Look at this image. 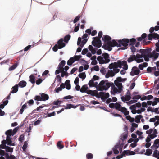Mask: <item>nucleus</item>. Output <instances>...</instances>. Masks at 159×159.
Wrapping results in <instances>:
<instances>
[{
  "instance_id": "obj_1",
  "label": "nucleus",
  "mask_w": 159,
  "mask_h": 159,
  "mask_svg": "<svg viewBox=\"0 0 159 159\" xmlns=\"http://www.w3.org/2000/svg\"><path fill=\"white\" fill-rule=\"evenodd\" d=\"M127 80V78H122L120 77L116 78L114 81V84L109 82L107 80H102L99 83L98 86L100 88L98 90H107L111 87V95H115L116 93H120L122 91L123 86L122 82H124Z\"/></svg>"
},
{
  "instance_id": "obj_2",
  "label": "nucleus",
  "mask_w": 159,
  "mask_h": 159,
  "mask_svg": "<svg viewBox=\"0 0 159 159\" xmlns=\"http://www.w3.org/2000/svg\"><path fill=\"white\" fill-rule=\"evenodd\" d=\"M128 66L126 61H120L118 63L117 67H116L113 63L110 64L108 66L110 70L113 69L112 70H108L106 73L105 77L107 78L110 77L114 76L116 74L119 72L120 69L118 68H121L122 67L123 69L127 70L128 69Z\"/></svg>"
},
{
  "instance_id": "obj_3",
  "label": "nucleus",
  "mask_w": 159,
  "mask_h": 159,
  "mask_svg": "<svg viewBox=\"0 0 159 159\" xmlns=\"http://www.w3.org/2000/svg\"><path fill=\"white\" fill-rule=\"evenodd\" d=\"M10 146H14V143L11 140H3L2 141V144L0 145V155L3 156L5 154V151L2 149H5L6 152L11 153L13 151V148L8 146L6 144Z\"/></svg>"
},
{
  "instance_id": "obj_4",
  "label": "nucleus",
  "mask_w": 159,
  "mask_h": 159,
  "mask_svg": "<svg viewBox=\"0 0 159 159\" xmlns=\"http://www.w3.org/2000/svg\"><path fill=\"white\" fill-rule=\"evenodd\" d=\"M102 39L107 45H111L113 47L117 46L118 47H121L120 44L123 42L121 39L117 40H113L111 41V37L107 35H104Z\"/></svg>"
},
{
  "instance_id": "obj_5",
  "label": "nucleus",
  "mask_w": 159,
  "mask_h": 159,
  "mask_svg": "<svg viewBox=\"0 0 159 159\" xmlns=\"http://www.w3.org/2000/svg\"><path fill=\"white\" fill-rule=\"evenodd\" d=\"M121 40L123 41L121 44H120L121 47L120 49L125 50L127 49L129 44L130 43V45H134L135 43L136 39L134 38H132L130 39H123Z\"/></svg>"
},
{
  "instance_id": "obj_6",
  "label": "nucleus",
  "mask_w": 159,
  "mask_h": 159,
  "mask_svg": "<svg viewBox=\"0 0 159 159\" xmlns=\"http://www.w3.org/2000/svg\"><path fill=\"white\" fill-rule=\"evenodd\" d=\"M102 36V31H100L98 34V36L93 37V40L92 41V45L94 47L100 48L102 46V44L100 39Z\"/></svg>"
},
{
  "instance_id": "obj_7",
  "label": "nucleus",
  "mask_w": 159,
  "mask_h": 159,
  "mask_svg": "<svg viewBox=\"0 0 159 159\" xmlns=\"http://www.w3.org/2000/svg\"><path fill=\"white\" fill-rule=\"evenodd\" d=\"M97 60L100 64L108 63L110 61L109 55L106 53H103L101 56H99L97 57Z\"/></svg>"
},
{
  "instance_id": "obj_8",
  "label": "nucleus",
  "mask_w": 159,
  "mask_h": 159,
  "mask_svg": "<svg viewBox=\"0 0 159 159\" xmlns=\"http://www.w3.org/2000/svg\"><path fill=\"white\" fill-rule=\"evenodd\" d=\"M152 49L149 48L146 49H140L139 50L140 53L141 54H137L139 57H140L139 59L144 58L148 56L149 57L150 53Z\"/></svg>"
},
{
  "instance_id": "obj_9",
  "label": "nucleus",
  "mask_w": 159,
  "mask_h": 159,
  "mask_svg": "<svg viewBox=\"0 0 159 159\" xmlns=\"http://www.w3.org/2000/svg\"><path fill=\"white\" fill-rule=\"evenodd\" d=\"M146 133L148 136L146 139H153L157 136L158 132L156 129H150L146 131Z\"/></svg>"
},
{
  "instance_id": "obj_10",
  "label": "nucleus",
  "mask_w": 159,
  "mask_h": 159,
  "mask_svg": "<svg viewBox=\"0 0 159 159\" xmlns=\"http://www.w3.org/2000/svg\"><path fill=\"white\" fill-rule=\"evenodd\" d=\"M158 102H159V98H155L154 101L152 102L151 101H148L146 102H143L142 103V107L144 108L147 107L148 106L152 105V106H154L156 105Z\"/></svg>"
},
{
  "instance_id": "obj_11",
  "label": "nucleus",
  "mask_w": 159,
  "mask_h": 159,
  "mask_svg": "<svg viewBox=\"0 0 159 159\" xmlns=\"http://www.w3.org/2000/svg\"><path fill=\"white\" fill-rule=\"evenodd\" d=\"M39 94L40 95H36L34 99L35 101H46L49 98L48 95L46 94L40 93Z\"/></svg>"
},
{
  "instance_id": "obj_12",
  "label": "nucleus",
  "mask_w": 159,
  "mask_h": 159,
  "mask_svg": "<svg viewBox=\"0 0 159 159\" xmlns=\"http://www.w3.org/2000/svg\"><path fill=\"white\" fill-rule=\"evenodd\" d=\"M140 57L138 56L137 54L135 55H131L129 57L127 61L128 62L130 63L133 61L134 60H135L138 63L142 62L143 61V59H139Z\"/></svg>"
},
{
  "instance_id": "obj_13",
  "label": "nucleus",
  "mask_w": 159,
  "mask_h": 159,
  "mask_svg": "<svg viewBox=\"0 0 159 159\" xmlns=\"http://www.w3.org/2000/svg\"><path fill=\"white\" fill-rule=\"evenodd\" d=\"M135 154V152L134 151L130 150H125L121 154L117 156L116 157H113L112 159H116V158L117 159H120L125 155H134Z\"/></svg>"
},
{
  "instance_id": "obj_14",
  "label": "nucleus",
  "mask_w": 159,
  "mask_h": 159,
  "mask_svg": "<svg viewBox=\"0 0 159 159\" xmlns=\"http://www.w3.org/2000/svg\"><path fill=\"white\" fill-rule=\"evenodd\" d=\"M82 57L81 55H75L73 57H70L67 62V65L71 66L75 61H78Z\"/></svg>"
},
{
  "instance_id": "obj_15",
  "label": "nucleus",
  "mask_w": 159,
  "mask_h": 159,
  "mask_svg": "<svg viewBox=\"0 0 159 159\" xmlns=\"http://www.w3.org/2000/svg\"><path fill=\"white\" fill-rule=\"evenodd\" d=\"M155 30L156 31H157V30H156V29L155 28V26L154 27H151L149 29V31L150 33L149 34H148V40H152V39H157V35H156L155 34L156 33H153V32Z\"/></svg>"
},
{
  "instance_id": "obj_16",
  "label": "nucleus",
  "mask_w": 159,
  "mask_h": 159,
  "mask_svg": "<svg viewBox=\"0 0 159 159\" xmlns=\"http://www.w3.org/2000/svg\"><path fill=\"white\" fill-rule=\"evenodd\" d=\"M94 48L92 45H90L88 47L89 50L93 54H95L96 53L98 55H100L102 53V50L101 49L98 50L97 48L96 47Z\"/></svg>"
},
{
  "instance_id": "obj_17",
  "label": "nucleus",
  "mask_w": 159,
  "mask_h": 159,
  "mask_svg": "<svg viewBox=\"0 0 159 159\" xmlns=\"http://www.w3.org/2000/svg\"><path fill=\"white\" fill-rule=\"evenodd\" d=\"M126 140H120L119 142L117 144L119 146V150L121 152L122 150V148L124 149L126 148L127 146V144L125 145L126 143Z\"/></svg>"
},
{
  "instance_id": "obj_18",
  "label": "nucleus",
  "mask_w": 159,
  "mask_h": 159,
  "mask_svg": "<svg viewBox=\"0 0 159 159\" xmlns=\"http://www.w3.org/2000/svg\"><path fill=\"white\" fill-rule=\"evenodd\" d=\"M140 72L139 68L136 66H134L132 68L131 71L130 72V75L132 76L138 75Z\"/></svg>"
},
{
  "instance_id": "obj_19",
  "label": "nucleus",
  "mask_w": 159,
  "mask_h": 159,
  "mask_svg": "<svg viewBox=\"0 0 159 159\" xmlns=\"http://www.w3.org/2000/svg\"><path fill=\"white\" fill-rule=\"evenodd\" d=\"M98 94L101 97V98L103 101H105L109 97V94L108 93H105L104 92L101 91L99 92Z\"/></svg>"
},
{
  "instance_id": "obj_20",
  "label": "nucleus",
  "mask_w": 159,
  "mask_h": 159,
  "mask_svg": "<svg viewBox=\"0 0 159 159\" xmlns=\"http://www.w3.org/2000/svg\"><path fill=\"white\" fill-rule=\"evenodd\" d=\"M121 105L120 102H116L115 103H110L109 104V106L111 108H115L118 110Z\"/></svg>"
},
{
  "instance_id": "obj_21",
  "label": "nucleus",
  "mask_w": 159,
  "mask_h": 159,
  "mask_svg": "<svg viewBox=\"0 0 159 159\" xmlns=\"http://www.w3.org/2000/svg\"><path fill=\"white\" fill-rule=\"evenodd\" d=\"M4 156H5L6 159H17L14 155H10L9 156L8 153H5V152ZM0 159H5V158L3 156H2L0 157Z\"/></svg>"
},
{
  "instance_id": "obj_22",
  "label": "nucleus",
  "mask_w": 159,
  "mask_h": 159,
  "mask_svg": "<svg viewBox=\"0 0 159 159\" xmlns=\"http://www.w3.org/2000/svg\"><path fill=\"white\" fill-rule=\"evenodd\" d=\"M63 42H64V39L63 38H61L57 42V44L59 47V49H61L65 46L66 44Z\"/></svg>"
},
{
  "instance_id": "obj_23",
  "label": "nucleus",
  "mask_w": 159,
  "mask_h": 159,
  "mask_svg": "<svg viewBox=\"0 0 159 159\" xmlns=\"http://www.w3.org/2000/svg\"><path fill=\"white\" fill-rule=\"evenodd\" d=\"M5 134L6 136V139H12L11 137H12L14 135L12 132H11V130L10 129L6 131L5 132Z\"/></svg>"
},
{
  "instance_id": "obj_24",
  "label": "nucleus",
  "mask_w": 159,
  "mask_h": 159,
  "mask_svg": "<svg viewBox=\"0 0 159 159\" xmlns=\"http://www.w3.org/2000/svg\"><path fill=\"white\" fill-rule=\"evenodd\" d=\"M157 52L154 50L152 52L150 53L149 57L153 58L154 59H156L158 57L159 53Z\"/></svg>"
},
{
  "instance_id": "obj_25",
  "label": "nucleus",
  "mask_w": 159,
  "mask_h": 159,
  "mask_svg": "<svg viewBox=\"0 0 159 159\" xmlns=\"http://www.w3.org/2000/svg\"><path fill=\"white\" fill-rule=\"evenodd\" d=\"M159 147V140H155L154 144L151 148L152 149H157Z\"/></svg>"
},
{
  "instance_id": "obj_26",
  "label": "nucleus",
  "mask_w": 159,
  "mask_h": 159,
  "mask_svg": "<svg viewBox=\"0 0 159 159\" xmlns=\"http://www.w3.org/2000/svg\"><path fill=\"white\" fill-rule=\"evenodd\" d=\"M118 111L124 113L125 115L126 116L129 114V112L127 110L125 107H122L121 106L120 107Z\"/></svg>"
},
{
  "instance_id": "obj_27",
  "label": "nucleus",
  "mask_w": 159,
  "mask_h": 159,
  "mask_svg": "<svg viewBox=\"0 0 159 159\" xmlns=\"http://www.w3.org/2000/svg\"><path fill=\"white\" fill-rule=\"evenodd\" d=\"M139 140H128V142L131 143L133 141V142L130 144V146L132 148H134L136 146V143Z\"/></svg>"
},
{
  "instance_id": "obj_28",
  "label": "nucleus",
  "mask_w": 159,
  "mask_h": 159,
  "mask_svg": "<svg viewBox=\"0 0 159 159\" xmlns=\"http://www.w3.org/2000/svg\"><path fill=\"white\" fill-rule=\"evenodd\" d=\"M137 94V93L134 92H133V94L134 95V96L132 97V100H134L136 102H137V100L140 99L141 98V96L139 95H136Z\"/></svg>"
},
{
  "instance_id": "obj_29",
  "label": "nucleus",
  "mask_w": 159,
  "mask_h": 159,
  "mask_svg": "<svg viewBox=\"0 0 159 159\" xmlns=\"http://www.w3.org/2000/svg\"><path fill=\"white\" fill-rule=\"evenodd\" d=\"M112 150L114 153L115 154H118L119 153V146L117 144L113 148Z\"/></svg>"
},
{
  "instance_id": "obj_30",
  "label": "nucleus",
  "mask_w": 159,
  "mask_h": 159,
  "mask_svg": "<svg viewBox=\"0 0 159 159\" xmlns=\"http://www.w3.org/2000/svg\"><path fill=\"white\" fill-rule=\"evenodd\" d=\"M155 35H157V39L158 40V41L155 44L156 46V48L155 49V51H156L157 52H159V34H155Z\"/></svg>"
},
{
  "instance_id": "obj_31",
  "label": "nucleus",
  "mask_w": 159,
  "mask_h": 159,
  "mask_svg": "<svg viewBox=\"0 0 159 159\" xmlns=\"http://www.w3.org/2000/svg\"><path fill=\"white\" fill-rule=\"evenodd\" d=\"M18 85L16 84L12 88V90L11 91V93H16L18 90Z\"/></svg>"
},
{
  "instance_id": "obj_32",
  "label": "nucleus",
  "mask_w": 159,
  "mask_h": 159,
  "mask_svg": "<svg viewBox=\"0 0 159 159\" xmlns=\"http://www.w3.org/2000/svg\"><path fill=\"white\" fill-rule=\"evenodd\" d=\"M18 87L21 88H23L26 86L27 84L26 82L24 80H22L20 81L18 83Z\"/></svg>"
},
{
  "instance_id": "obj_33",
  "label": "nucleus",
  "mask_w": 159,
  "mask_h": 159,
  "mask_svg": "<svg viewBox=\"0 0 159 159\" xmlns=\"http://www.w3.org/2000/svg\"><path fill=\"white\" fill-rule=\"evenodd\" d=\"M153 98V96L150 95L148 96H145L141 98V100L143 101L145 100H150L152 99Z\"/></svg>"
},
{
  "instance_id": "obj_34",
  "label": "nucleus",
  "mask_w": 159,
  "mask_h": 159,
  "mask_svg": "<svg viewBox=\"0 0 159 159\" xmlns=\"http://www.w3.org/2000/svg\"><path fill=\"white\" fill-rule=\"evenodd\" d=\"M153 152V153L152 156L154 157H155L157 159H159V151L157 149H154Z\"/></svg>"
},
{
  "instance_id": "obj_35",
  "label": "nucleus",
  "mask_w": 159,
  "mask_h": 159,
  "mask_svg": "<svg viewBox=\"0 0 159 159\" xmlns=\"http://www.w3.org/2000/svg\"><path fill=\"white\" fill-rule=\"evenodd\" d=\"M88 89V87L87 85H84L81 88L80 91L82 93H85L86 92Z\"/></svg>"
},
{
  "instance_id": "obj_36",
  "label": "nucleus",
  "mask_w": 159,
  "mask_h": 159,
  "mask_svg": "<svg viewBox=\"0 0 159 159\" xmlns=\"http://www.w3.org/2000/svg\"><path fill=\"white\" fill-rule=\"evenodd\" d=\"M65 84L66 86V88L67 90H69L71 88L70 81L69 80H67L65 82Z\"/></svg>"
},
{
  "instance_id": "obj_37",
  "label": "nucleus",
  "mask_w": 159,
  "mask_h": 159,
  "mask_svg": "<svg viewBox=\"0 0 159 159\" xmlns=\"http://www.w3.org/2000/svg\"><path fill=\"white\" fill-rule=\"evenodd\" d=\"M29 81L31 82L32 84H33L35 83V77L33 74H31L29 76Z\"/></svg>"
},
{
  "instance_id": "obj_38",
  "label": "nucleus",
  "mask_w": 159,
  "mask_h": 159,
  "mask_svg": "<svg viewBox=\"0 0 159 159\" xmlns=\"http://www.w3.org/2000/svg\"><path fill=\"white\" fill-rule=\"evenodd\" d=\"M77 107V106H75L71 104H69L67 105L66 107L64 108V109H70L71 108H75Z\"/></svg>"
},
{
  "instance_id": "obj_39",
  "label": "nucleus",
  "mask_w": 159,
  "mask_h": 159,
  "mask_svg": "<svg viewBox=\"0 0 159 159\" xmlns=\"http://www.w3.org/2000/svg\"><path fill=\"white\" fill-rule=\"evenodd\" d=\"M65 61L64 60H62L58 65V68L62 69V68H63V67L65 66Z\"/></svg>"
},
{
  "instance_id": "obj_40",
  "label": "nucleus",
  "mask_w": 159,
  "mask_h": 159,
  "mask_svg": "<svg viewBox=\"0 0 159 159\" xmlns=\"http://www.w3.org/2000/svg\"><path fill=\"white\" fill-rule=\"evenodd\" d=\"M156 70L155 66L154 67H148L147 68V70L148 73H151L152 71H155Z\"/></svg>"
},
{
  "instance_id": "obj_41",
  "label": "nucleus",
  "mask_w": 159,
  "mask_h": 159,
  "mask_svg": "<svg viewBox=\"0 0 159 159\" xmlns=\"http://www.w3.org/2000/svg\"><path fill=\"white\" fill-rule=\"evenodd\" d=\"M145 110V108L144 107H140L139 109L136 110V113L138 114H140L141 112H143Z\"/></svg>"
},
{
  "instance_id": "obj_42",
  "label": "nucleus",
  "mask_w": 159,
  "mask_h": 159,
  "mask_svg": "<svg viewBox=\"0 0 159 159\" xmlns=\"http://www.w3.org/2000/svg\"><path fill=\"white\" fill-rule=\"evenodd\" d=\"M71 36L69 34L66 35L64 37V41L65 43H67L70 38Z\"/></svg>"
},
{
  "instance_id": "obj_43",
  "label": "nucleus",
  "mask_w": 159,
  "mask_h": 159,
  "mask_svg": "<svg viewBox=\"0 0 159 159\" xmlns=\"http://www.w3.org/2000/svg\"><path fill=\"white\" fill-rule=\"evenodd\" d=\"M18 65V63L16 62L14 65L11 66L9 69V71H11L14 70Z\"/></svg>"
},
{
  "instance_id": "obj_44",
  "label": "nucleus",
  "mask_w": 159,
  "mask_h": 159,
  "mask_svg": "<svg viewBox=\"0 0 159 159\" xmlns=\"http://www.w3.org/2000/svg\"><path fill=\"white\" fill-rule=\"evenodd\" d=\"M127 133L125 132L121 135L120 139H127Z\"/></svg>"
},
{
  "instance_id": "obj_45",
  "label": "nucleus",
  "mask_w": 159,
  "mask_h": 159,
  "mask_svg": "<svg viewBox=\"0 0 159 159\" xmlns=\"http://www.w3.org/2000/svg\"><path fill=\"white\" fill-rule=\"evenodd\" d=\"M78 76L80 78H81L82 80H84L86 77V75L85 73L82 72L79 74Z\"/></svg>"
},
{
  "instance_id": "obj_46",
  "label": "nucleus",
  "mask_w": 159,
  "mask_h": 159,
  "mask_svg": "<svg viewBox=\"0 0 159 159\" xmlns=\"http://www.w3.org/2000/svg\"><path fill=\"white\" fill-rule=\"evenodd\" d=\"M126 97L127 100H130L132 98L130 92L128 90H127V91L126 93Z\"/></svg>"
},
{
  "instance_id": "obj_47",
  "label": "nucleus",
  "mask_w": 159,
  "mask_h": 159,
  "mask_svg": "<svg viewBox=\"0 0 159 159\" xmlns=\"http://www.w3.org/2000/svg\"><path fill=\"white\" fill-rule=\"evenodd\" d=\"M85 93H86L87 94H90L92 96H95L94 91L87 89L86 92Z\"/></svg>"
},
{
  "instance_id": "obj_48",
  "label": "nucleus",
  "mask_w": 159,
  "mask_h": 159,
  "mask_svg": "<svg viewBox=\"0 0 159 159\" xmlns=\"http://www.w3.org/2000/svg\"><path fill=\"white\" fill-rule=\"evenodd\" d=\"M152 149H147L144 154L147 156H150L152 154Z\"/></svg>"
},
{
  "instance_id": "obj_49",
  "label": "nucleus",
  "mask_w": 159,
  "mask_h": 159,
  "mask_svg": "<svg viewBox=\"0 0 159 159\" xmlns=\"http://www.w3.org/2000/svg\"><path fill=\"white\" fill-rule=\"evenodd\" d=\"M151 140H146V143L145 146L146 148H148L151 146Z\"/></svg>"
},
{
  "instance_id": "obj_50",
  "label": "nucleus",
  "mask_w": 159,
  "mask_h": 159,
  "mask_svg": "<svg viewBox=\"0 0 159 159\" xmlns=\"http://www.w3.org/2000/svg\"><path fill=\"white\" fill-rule=\"evenodd\" d=\"M28 144V142L27 141H25L24 143V145L22 147V149L24 151H25L26 149L27 148Z\"/></svg>"
},
{
  "instance_id": "obj_51",
  "label": "nucleus",
  "mask_w": 159,
  "mask_h": 159,
  "mask_svg": "<svg viewBox=\"0 0 159 159\" xmlns=\"http://www.w3.org/2000/svg\"><path fill=\"white\" fill-rule=\"evenodd\" d=\"M155 118H157V120L154 122L155 126H157L158 124H159V116H155Z\"/></svg>"
},
{
  "instance_id": "obj_52",
  "label": "nucleus",
  "mask_w": 159,
  "mask_h": 159,
  "mask_svg": "<svg viewBox=\"0 0 159 159\" xmlns=\"http://www.w3.org/2000/svg\"><path fill=\"white\" fill-rule=\"evenodd\" d=\"M57 146L59 149H61L63 148V146L61 144V141L58 142L57 144Z\"/></svg>"
},
{
  "instance_id": "obj_53",
  "label": "nucleus",
  "mask_w": 159,
  "mask_h": 159,
  "mask_svg": "<svg viewBox=\"0 0 159 159\" xmlns=\"http://www.w3.org/2000/svg\"><path fill=\"white\" fill-rule=\"evenodd\" d=\"M56 114L54 111L52 113H48L47 115L45 117H50L52 116H54Z\"/></svg>"
},
{
  "instance_id": "obj_54",
  "label": "nucleus",
  "mask_w": 159,
  "mask_h": 159,
  "mask_svg": "<svg viewBox=\"0 0 159 159\" xmlns=\"http://www.w3.org/2000/svg\"><path fill=\"white\" fill-rule=\"evenodd\" d=\"M86 157L87 159H92L93 157V155L91 153H88L86 155Z\"/></svg>"
},
{
  "instance_id": "obj_55",
  "label": "nucleus",
  "mask_w": 159,
  "mask_h": 159,
  "mask_svg": "<svg viewBox=\"0 0 159 159\" xmlns=\"http://www.w3.org/2000/svg\"><path fill=\"white\" fill-rule=\"evenodd\" d=\"M94 80L93 79L91 80L88 83V84L90 87H93L94 85H93Z\"/></svg>"
},
{
  "instance_id": "obj_56",
  "label": "nucleus",
  "mask_w": 159,
  "mask_h": 159,
  "mask_svg": "<svg viewBox=\"0 0 159 159\" xmlns=\"http://www.w3.org/2000/svg\"><path fill=\"white\" fill-rule=\"evenodd\" d=\"M19 129V127L17 126V127H16L14 128V129L13 130L12 129H10L11 130V132L13 133L15 135L16 133L17 132L18 130Z\"/></svg>"
},
{
  "instance_id": "obj_57",
  "label": "nucleus",
  "mask_w": 159,
  "mask_h": 159,
  "mask_svg": "<svg viewBox=\"0 0 159 159\" xmlns=\"http://www.w3.org/2000/svg\"><path fill=\"white\" fill-rule=\"evenodd\" d=\"M58 49H59V47L57 44H56L52 48L53 51L54 52L57 51Z\"/></svg>"
},
{
  "instance_id": "obj_58",
  "label": "nucleus",
  "mask_w": 159,
  "mask_h": 159,
  "mask_svg": "<svg viewBox=\"0 0 159 159\" xmlns=\"http://www.w3.org/2000/svg\"><path fill=\"white\" fill-rule=\"evenodd\" d=\"M127 119L131 122H133L134 121V119L131 117L130 116H127Z\"/></svg>"
},
{
  "instance_id": "obj_59",
  "label": "nucleus",
  "mask_w": 159,
  "mask_h": 159,
  "mask_svg": "<svg viewBox=\"0 0 159 159\" xmlns=\"http://www.w3.org/2000/svg\"><path fill=\"white\" fill-rule=\"evenodd\" d=\"M57 68L58 69L55 72V74L56 75L62 72V69L58 68L57 67Z\"/></svg>"
},
{
  "instance_id": "obj_60",
  "label": "nucleus",
  "mask_w": 159,
  "mask_h": 159,
  "mask_svg": "<svg viewBox=\"0 0 159 159\" xmlns=\"http://www.w3.org/2000/svg\"><path fill=\"white\" fill-rule=\"evenodd\" d=\"M87 41V39H83L82 41L81 44L80 45V46L81 47H83L84 45L86 43Z\"/></svg>"
},
{
  "instance_id": "obj_61",
  "label": "nucleus",
  "mask_w": 159,
  "mask_h": 159,
  "mask_svg": "<svg viewBox=\"0 0 159 159\" xmlns=\"http://www.w3.org/2000/svg\"><path fill=\"white\" fill-rule=\"evenodd\" d=\"M42 81L43 80L41 78H39L36 81V84L38 85H39L42 82Z\"/></svg>"
},
{
  "instance_id": "obj_62",
  "label": "nucleus",
  "mask_w": 159,
  "mask_h": 159,
  "mask_svg": "<svg viewBox=\"0 0 159 159\" xmlns=\"http://www.w3.org/2000/svg\"><path fill=\"white\" fill-rule=\"evenodd\" d=\"M82 39L81 37H79L78 39V41L77 42V44L78 46H80V45L81 44Z\"/></svg>"
},
{
  "instance_id": "obj_63",
  "label": "nucleus",
  "mask_w": 159,
  "mask_h": 159,
  "mask_svg": "<svg viewBox=\"0 0 159 159\" xmlns=\"http://www.w3.org/2000/svg\"><path fill=\"white\" fill-rule=\"evenodd\" d=\"M80 17V16L79 15L77 16L74 20V21H73L74 23H75L77 21H78L79 20Z\"/></svg>"
},
{
  "instance_id": "obj_64",
  "label": "nucleus",
  "mask_w": 159,
  "mask_h": 159,
  "mask_svg": "<svg viewBox=\"0 0 159 159\" xmlns=\"http://www.w3.org/2000/svg\"><path fill=\"white\" fill-rule=\"evenodd\" d=\"M157 71L155 70L154 75L156 76H158L159 75V68H157Z\"/></svg>"
}]
</instances>
